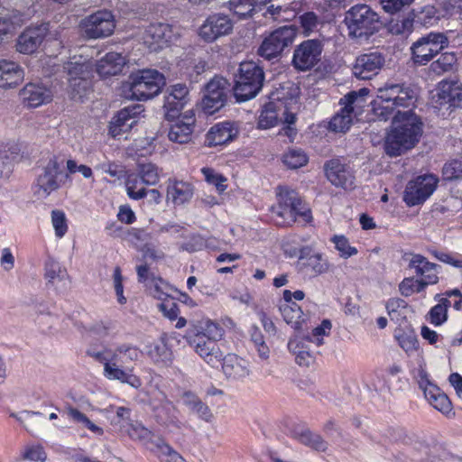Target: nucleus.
I'll return each instance as SVG.
<instances>
[{
    "label": "nucleus",
    "mask_w": 462,
    "mask_h": 462,
    "mask_svg": "<svg viewBox=\"0 0 462 462\" xmlns=\"http://www.w3.org/2000/svg\"><path fill=\"white\" fill-rule=\"evenodd\" d=\"M417 94L405 84L386 83L377 89L374 107L375 116L381 120L393 118V127L385 142V152L395 157L411 149L422 134V122L412 111Z\"/></svg>",
    "instance_id": "f257e3e1"
},
{
    "label": "nucleus",
    "mask_w": 462,
    "mask_h": 462,
    "mask_svg": "<svg viewBox=\"0 0 462 462\" xmlns=\"http://www.w3.org/2000/svg\"><path fill=\"white\" fill-rule=\"evenodd\" d=\"M88 356L103 365V375L111 381H119L133 388L138 389L142 385L141 379L134 374L133 369L124 368L128 363L135 361L140 356V351L136 346L123 344L112 349H88Z\"/></svg>",
    "instance_id": "f03ea898"
},
{
    "label": "nucleus",
    "mask_w": 462,
    "mask_h": 462,
    "mask_svg": "<svg viewBox=\"0 0 462 462\" xmlns=\"http://www.w3.org/2000/svg\"><path fill=\"white\" fill-rule=\"evenodd\" d=\"M276 195L277 203L271 208L276 225L291 226L298 217H301L305 222L311 221L310 208L296 190L279 186Z\"/></svg>",
    "instance_id": "7ed1b4c3"
},
{
    "label": "nucleus",
    "mask_w": 462,
    "mask_h": 462,
    "mask_svg": "<svg viewBox=\"0 0 462 462\" xmlns=\"http://www.w3.org/2000/svg\"><path fill=\"white\" fill-rule=\"evenodd\" d=\"M263 80L264 73L261 67L254 61L242 62L234 86L236 100L244 102L254 97L262 89Z\"/></svg>",
    "instance_id": "20e7f679"
},
{
    "label": "nucleus",
    "mask_w": 462,
    "mask_h": 462,
    "mask_svg": "<svg viewBox=\"0 0 462 462\" xmlns=\"http://www.w3.org/2000/svg\"><path fill=\"white\" fill-rule=\"evenodd\" d=\"M344 22L350 38H367L377 30L379 15L366 5H356L346 13Z\"/></svg>",
    "instance_id": "39448f33"
},
{
    "label": "nucleus",
    "mask_w": 462,
    "mask_h": 462,
    "mask_svg": "<svg viewBox=\"0 0 462 462\" xmlns=\"http://www.w3.org/2000/svg\"><path fill=\"white\" fill-rule=\"evenodd\" d=\"M166 83L165 77L156 69H139L129 76L133 98L147 100L157 96Z\"/></svg>",
    "instance_id": "423d86ee"
},
{
    "label": "nucleus",
    "mask_w": 462,
    "mask_h": 462,
    "mask_svg": "<svg viewBox=\"0 0 462 462\" xmlns=\"http://www.w3.org/2000/svg\"><path fill=\"white\" fill-rule=\"evenodd\" d=\"M93 63L82 55L71 57L63 66L72 91L81 97L90 88Z\"/></svg>",
    "instance_id": "0eeeda50"
},
{
    "label": "nucleus",
    "mask_w": 462,
    "mask_h": 462,
    "mask_svg": "<svg viewBox=\"0 0 462 462\" xmlns=\"http://www.w3.org/2000/svg\"><path fill=\"white\" fill-rule=\"evenodd\" d=\"M448 45V39L443 32H430L411 44V60L417 65H426Z\"/></svg>",
    "instance_id": "6e6552de"
},
{
    "label": "nucleus",
    "mask_w": 462,
    "mask_h": 462,
    "mask_svg": "<svg viewBox=\"0 0 462 462\" xmlns=\"http://www.w3.org/2000/svg\"><path fill=\"white\" fill-rule=\"evenodd\" d=\"M298 88H293L290 92V97H285L283 89L276 93V97H272V100L264 105L258 116L257 125L259 129H270L278 123L280 115L283 116L284 105L292 109L293 106L298 105Z\"/></svg>",
    "instance_id": "1a4fd4ad"
},
{
    "label": "nucleus",
    "mask_w": 462,
    "mask_h": 462,
    "mask_svg": "<svg viewBox=\"0 0 462 462\" xmlns=\"http://www.w3.org/2000/svg\"><path fill=\"white\" fill-rule=\"evenodd\" d=\"M79 27L88 39L106 38L115 31V15L109 10H98L84 17L80 21Z\"/></svg>",
    "instance_id": "9d476101"
},
{
    "label": "nucleus",
    "mask_w": 462,
    "mask_h": 462,
    "mask_svg": "<svg viewBox=\"0 0 462 462\" xmlns=\"http://www.w3.org/2000/svg\"><path fill=\"white\" fill-rule=\"evenodd\" d=\"M297 34L294 26H282L264 38L258 49V54L265 60H271L277 58L282 51L290 46Z\"/></svg>",
    "instance_id": "9b49d317"
},
{
    "label": "nucleus",
    "mask_w": 462,
    "mask_h": 462,
    "mask_svg": "<svg viewBox=\"0 0 462 462\" xmlns=\"http://www.w3.org/2000/svg\"><path fill=\"white\" fill-rule=\"evenodd\" d=\"M438 183L439 179L433 174L420 175L410 180L404 190V202L409 207L423 203L433 194Z\"/></svg>",
    "instance_id": "f8f14e48"
},
{
    "label": "nucleus",
    "mask_w": 462,
    "mask_h": 462,
    "mask_svg": "<svg viewBox=\"0 0 462 462\" xmlns=\"http://www.w3.org/2000/svg\"><path fill=\"white\" fill-rule=\"evenodd\" d=\"M60 173V164L58 162L57 157L53 156L50 158L43 168L42 173L37 177L34 182V194L39 199H46L53 191L58 190L60 187V183L58 180Z\"/></svg>",
    "instance_id": "ddd939ff"
},
{
    "label": "nucleus",
    "mask_w": 462,
    "mask_h": 462,
    "mask_svg": "<svg viewBox=\"0 0 462 462\" xmlns=\"http://www.w3.org/2000/svg\"><path fill=\"white\" fill-rule=\"evenodd\" d=\"M228 87L227 80L222 77H215L207 84L202 99V107L205 113L212 115L224 106Z\"/></svg>",
    "instance_id": "4468645a"
},
{
    "label": "nucleus",
    "mask_w": 462,
    "mask_h": 462,
    "mask_svg": "<svg viewBox=\"0 0 462 462\" xmlns=\"http://www.w3.org/2000/svg\"><path fill=\"white\" fill-rule=\"evenodd\" d=\"M149 403L154 411L158 423L166 427L180 428L179 411L164 393L157 391L154 396L150 399Z\"/></svg>",
    "instance_id": "2eb2a0df"
},
{
    "label": "nucleus",
    "mask_w": 462,
    "mask_h": 462,
    "mask_svg": "<svg viewBox=\"0 0 462 462\" xmlns=\"http://www.w3.org/2000/svg\"><path fill=\"white\" fill-rule=\"evenodd\" d=\"M322 44L319 40H306L298 45L293 52L292 64L300 71L312 69L320 60Z\"/></svg>",
    "instance_id": "dca6fc26"
},
{
    "label": "nucleus",
    "mask_w": 462,
    "mask_h": 462,
    "mask_svg": "<svg viewBox=\"0 0 462 462\" xmlns=\"http://www.w3.org/2000/svg\"><path fill=\"white\" fill-rule=\"evenodd\" d=\"M365 95H366V89L363 88L358 93L352 91L341 98L340 104L344 106L331 118L329 122L331 131L345 133L350 128L354 106L362 101Z\"/></svg>",
    "instance_id": "f3484780"
},
{
    "label": "nucleus",
    "mask_w": 462,
    "mask_h": 462,
    "mask_svg": "<svg viewBox=\"0 0 462 462\" xmlns=\"http://www.w3.org/2000/svg\"><path fill=\"white\" fill-rule=\"evenodd\" d=\"M385 63L384 55L377 51L358 55L352 67L353 75L358 79H371Z\"/></svg>",
    "instance_id": "a211bd4d"
},
{
    "label": "nucleus",
    "mask_w": 462,
    "mask_h": 462,
    "mask_svg": "<svg viewBox=\"0 0 462 462\" xmlns=\"http://www.w3.org/2000/svg\"><path fill=\"white\" fill-rule=\"evenodd\" d=\"M233 23L225 14H214L209 15L199 27V36L208 42H213L219 37L231 32Z\"/></svg>",
    "instance_id": "6ab92c4d"
},
{
    "label": "nucleus",
    "mask_w": 462,
    "mask_h": 462,
    "mask_svg": "<svg viewBox=\"0 0 462 462\" xmlns=\"http://www.w3.org/2000/svg\"><path fill=\"white\" fill-rule=\"evenodd\" d=\"M419 386L423 391L429 403L439 411L448 414L451 411V402L448 397L434 383H432L426 372L419 373Z\"/></svg>",
    "instance_id": "aec40b11"
},
{
    "label": "nucleus",
    "mask_w": 462,
    "mask_h": 462,
    "mask_svg": "<svg viewBox=\"0 0 462 462\" xmlns=\"http://www.w3.org/2000/svg\"><path fill=\"white\" fill-rule=\"evenodd\" d=\"M189 89L185 84L169 87L164 97L163 108L168 120L174 119L189 102Z\"/></svg>",
    "instance_id": "412c9836"
},
{
    "label": "nucleus",
    "mask_w": 462,
    "mask_h": 462,
    "mask_svg": "<svg viewBox=\"0 0 462 462\" xmlns=\"http://www.w3.org/2000/svg\"><path fill=\"white\" fill-rule=\"evenodd\" d=\"M143 112V106L134 105L121 109L112 119L109 125V134L114 138H119L128 132L137 123V117Z\"/></svg>",
    "instance_id": "4be33fe9"
},
{
    "label": "nucleus",
    "mask_w": 462,
    "mask_h": 462,
    "mask_svg": "<svg viewBox=\"0 0 462 462\" xmlns=\"http://www.w3.org/2000/svg\"><path fill=\"white\" fill-rule=\"evenodd\" d=\"M325 172L330 183L336 187L351 189L355 185L353 170L339 160L334 159L325 164Z\"/></svg>",
    "instance_id": "5701e85b"
},
{
    "label": "nucleus",
    "mask_w": 462,
    "mask_h": 462,
    "mask_svg": "<svg viewBox=\"0 0 462 462\" xmlns=\"http://www.w3.org/2000/svg\"><path fill=\"white\" fill-rule=\"evenodd\" d=\"M49 32L48 24L26 28L17 38L16 51L23 54L33 53Z\"/></svg>",
    "instance_id": "b1692460"
},
{
    "label": "nucleus",
    "mask_w": 462,
    "mask_h": 462,
    "mask_svg": "<svg viewBox=\"0 0 462 462\" xmlns=\"http://www.w3.org/2000/svg\"><path fill=\"white\" fill-rule=\"evenodd\" d=\"M23 105L28 108H36L52 100V92L42 84L28 83L20 90Z\"/></svg>",
    "instance_id": "393cba45"
},
{
    "label": "nucleus",
    "mask_w": 462,
    "mask_h": 462,
    "mask_svg": "<svg viewBox=\"0 0 462 462\" xmlns=\"http://www.w3.org/2000/svg\"><path fill=\"white\" fill-rule=\"evenodd\" d=\"M172 37V29L167 23H152L144 31L143 43L152 51H157L167 45Z\"/></svg>",
    "instance_id": "a878e982"
},
{
    "label": "nucleus",
    "mask_w": 462,
    "mask_h": 462,
    "mask_svg": "<svg viewBox=\"0 0 462 462\" xmlns=\"http://www.w3.org/2000/svg\"><path fill=\"white\" fill-rule=\"evenodd\" d=\"M409 268L413 269L415 273L421 277L420 280L426 286L434 285L439 282L440 266L430 262L425 256L414 254L409 262Z\"/></svg>",
    "instance_id": "bb28decb"
},
{
    "label": "nucleus",
    "mask_w": 462,
    "mask_h": 462,
    "mask_svg": "<svg viewBox=\"0 0 462 462\" xmlns=\"http://www.w3.org/2000/svg\"><path fill=\"white\" fill-rule=\"evenodd\" d=\"M196 122L193 110H187L170 127L168 136L172 142L187 143L190 141Z\"/></svg>",
    "instance_id": "cd10ccee"
},
{
    "label": "nucleus",
    "mask_w": 462,
    "mask_h": 462,
    "mask_svg": "<svg viewBox=\"0 0 462 462\" xmlns=\"http://www.w3.org/2000/svg\"><path fill=\"white\" fill-rule=\"evenodd\" d=\"M189 344L210 366L215 367L221 363L223 352L216 341L206 339L202 336H195L189 340Z\"/></svg>",
    "instance_id": "c85d7f7f"
},
{
    "label": "nucleus",
    "mask_w": 462,
    "mask_h": 462,
    "mask_svg": "<svg viewBox=\"0 0 462 462\" xmlns=\"http://www.w3.org/2000/svg\"><path fill=\"white\" fill-rule=\"evenodd\" d=\"M238 127L230 121H225L213 125L207 134L206 141L208 146L223 145L232 142L238 134Z\"/></svg>",
    "instance_id": "c756f323"
},
{
    "label": "nucleus",
    "mask_w": 462,
    "mask_h": 462,
    "mask_svg": "<svg viewBox=\"0 0 462 462\" xmlns=\"http://www.w3.org/2000/svg\"><path fill=\"white\" fill-rule=\"evenodd\" d=\"M126 62V58L121 53L111 51L96 63V72L101 78L116 76L123 71Z\"/></svg>",
    "instance_id": "7c9ffc66"
},
{
    "label": "nucleus",
    "mask_w": 462,
    "mask_h": 462,
    "mask_svg": "<svg viewBox=\"0 0 462 462\" xmlns=\"http://www.w3.org/2000/svg\"><path fill=\"white\" fill-rule=\"evenodd\" d=\"M23 79L24 71L20 65L12 60H0V88H15Z\"/></svg>",
    "instance_id": "2f4dec72"
},
{
    "label": "nucleus",
    "mask_w": 462,
    "mask_h": 462,
    "mask_svg": "<svg viewBox=\"0 0 462 462\" xmlns=\"http://www.w3.org/2000/svg\"><path fill=\"white\" fill-rule=\"evenodd\" d=\"M194 193L193 186L187 181L169 180L167 185V200L175 206L189 202Z\"/></svg>",
    "instance_id": "473e14b6"
},
{
    "label": "nucleus",
    "mask_w": 462,
    "mask_h": 462,
    "mask_svg": "<svg viewBox=\"0 0 462 462\" xmlns=\"http://www.w3.org/2000/svg\"><path fill=\"white\" fill-rule=\"evenodd\" d=\"M440 105L449 107H462V84L458 82H440L438 91Z\"/></svg>",
    "instance_id": "72a5a7b5"
},
{
    "label": "nucleus",
    "mask_w": 462,
    "mask_h": 462,
    "mask_svg": "<svg viewBox=\"0 0 462 462\" xmlns=\"http://www.w3.org/2000/svg\"><path fill=\"white\" fill-rule=\"evenodd\" d=\"M222 370L227 378L239 380L249 374L248 363L246 360L235 354H228L222 356Z\"/></svg>",
    "instance_id": "f704fd0d"
},
{
    "label": "nucleus",
    "mask_w": 462,
    "mask_h": 462,
    "mask_svg": "<svg viewBox=\"0 0 462 462\" xmlns=\"http://www.w3.org/2000/svg\"><path fill=\"white\" fill-rule=\"evenodd\" d=\"M147 356L159 366H170L173 361V353L164 337L147 346Z\"/></svg>",
    "instance_id": "c9c22d12"
},
{
    "label": "nucleus",
    "mask_w": 462,
    "mask_h": 462,
    "mask_svg": "<svg viewBox=\"0 0 462 462\" xmlns=\"http://www.w3.org/2000/svg\"><path fill=\"white\" fill-rule=\"evenodd\" d=\"M280 311L284 321L295 330L302 328L306 319L301 308L295 302H282Z\"/></svg>",
    "instance_id": "e433bc0d"
},
{
    "label": "nucleus",
    "mask_w": 462,
    "mask_h": 462,
    "mask_svg": "<svg viewBox=\"0 0 462 462\" xmlns=\"http://www.w3.org/2000/svg\"><path fill=\"white\" fill-rule=\"evenodd\" d=\"M301 2L293 1L284 5H271L267 8V13H269L274 20L282 22L292 20L301 11Z\"/></svg>",
    "instance_id": "4c0bfd02"
},
{
    "label": "nucleus",
    "mask_w": 462,
    "mask_h": 462,
    "mask_svg": "<svg viewBox=\"0 0 462 462\" xmlns=\"http://www.w3.org/2000/svg\"><path fill=\"white\" fill-rule=\"evenodd\" d=\"M411 14L414 23L423 26L430 27L439 20V14L434 5H427L411 10Z\"/></svg>",
    "instance_id": "58836bf2"
},
{
    "label": "nucleus",
    "mask_w": 462,
    "mask_h": 462,
    "mask_svg": "<svg viewBox=\"0 0 462 462\" xmlns=\"http://www.w3.org/2000/svg\"><path fill=\"white\" fill-rule=\"evenodd\" d=\"M184 404L201 420L209 422L213 418V414L207 404L192 393H185L183 394Z\"/></svg>",
    "instance_id": "ea45409f"
},
{
    "label": "nucleus",
    "mask_w": 462,
    "mask_h": 462,
    "mask_svg": "<svg viewBox=\"0 0 462 462\" xmlns=\"http://www.w3.org/2000/svg\"><path fill=\"white\" fill-rule=\"evenodd\" d=\"M225 335V329L216 321L209 319H202L197 326L195 336H202L206 339L220 341Z\"/></svg>",
    "instance_id": "a19ab883"
},
{
    "label": "nucleus",
    "mask_w": 462,
    "mask_h": 462,
    "mask_svg": "<svg viewBox=\"0 0 462 462\" xmlns=\"http://www.w3.org/2000/svg\"><path fill=\"white\" fill-rule=\"evenodd\" d=\"M150 295L153 298L164 301L170 297L171 287L162 278L152 276L146 286Z\"/></svg>",
    "instance_id": "79ce46f5"
},
{
    "label": "nucleus",
    "mask_w": 462,
    "mask_h": 462,
    "mask_svg": "<svg viewBox=\"0 0 462 462\" xmlns=\"http://www.w3.org/2000/svg\"><path fill=\"white\" fill-rule=\"evenodd\" d=\"M142 180L138 174L130 173L125 180V189L128 197L134 200H139L147 196V190L142 186Z\"/></svg>",
    "instance_id": "37998d69"
},
{
    "label": "nucleus",
    "mask_w": 462,
    "mask_h": 462,
    "mask_svg": "<svg viewBox=\"0 0 462 462\" xmlns=\"http://www.w3.org/2000/svg\"><path fill=\"white\" fill-rule=\"evenodd\" d=\"M300 344V342L297 338H291L288 342V348L295 355V360L299 365L310 366L314 362V356Z\"/></svg>",
    "instance_id": "c03bdc74"
},
{
    "label": "nucleus",
    "mask_w": 462,
    "mask_h": 462,
    "mask_svg": "<svg viewBox=\"0 0 462 462\" xmlns=\"http://www.w3.org/2000/svg\"><path fill=\"white\" fill-rule=\"evenodd\" d=\"M457 60V55L454 52H444L430 64V69L435 74L441 75L452 70Z\"/></svg>",
    "instance_id": "a18cd8bd"
},
{
    "label": "nucleus",
    "mask_w": 462,
    "mask_h": 462,
    "mask_svg": "<svg viewBox=\"0 0 462 462\" xmlns=\"http://www.w3.org/2000/svg\"><path fill=\"white\" fill-rule=\"evenodd\" d=\"M282 162L290 169H298L307 164L308 156L300 149H291L283 154Z\"/></svg>",
    "instance_id": "49530a36"
},
{
    "label": "nucleus",
    "mask_w": 462,
    "mask_h": 462,
    "mask_svg": "<svg viewBox=\"0 0 462 462\" xmlns=\"http://www.w3.org/2000/svg\"><path fill=\"white\" fill-rule=\"evenodd\" d=\"M68 276L67 271L56 260L50 258L45 263V278L49 282L62 281Z\"/></svg>",
    "instance_id": "de8ad7c7"
},
{
    "label": "nucleus",
    "mask_w": 462,
    "mask_h": 462,
    "mask_svg": "<svg viewBox=\"0 0 462 462\" xmlns=\"http://www.w3.org/2000/svg\"><path fill=\"white\" fill-rule=\"evenodd\" d=\"M138 175L145 185H155L160 180L159 169L153 163L139 164Z\"/></svg>",
    "instance_id": "09e8293b"
},
{
    "label": "nucleus",
    "mask_w": 462,
    "mask_h": 462,
    "mask_svg": "<svg viewBox=\"0 0 462 462\" xmlns=\"http://www.w3.org/2000/svg\"><path fill=\"white\" fill-rule=\"evenodd\" d=\"M228 5L230 11L240 19L251 16L256 6L253 0H229Z\"/></svg>",
    "instance_id": "8fccbe9b"
},
{
    "label": "nucleus",
    "mask_w": 462,
    "mask_h": 462,
    "mask_svg": "<svg viewBox=\"0 0 462 462\" xmlns=\"http://www.w3.org/2000/svg\"><path fill=\"white\" fill-rule=\"evenodd\" d=\"M450 301L447 298H441L437 305L432 307L429 312L430 323L435 326L443 324L448 318V307Z\"/></svg>",
    "instance_id": "3c124183"
},
{
    "label": "nucleus",
    "mask_w": 462,
    "mask_h": 462,
    "mask_svg": "<svg viewBox=\"0 0 462 462\" xmlns=\"http://www.w3.org/2000/svg\"><path fill=\"white\" fill-rule=\"evenodd\" d=\"M298 439L300 442L310 447L317 451H325L328 448V443L322 439L321 436L310 430H304L300 433Z\"/></svg>",
    "instance_id": "603ef678"
},
{
    "label": "nucleus",
    "mask_w": 462,
    "mask_h": 462,
    "mask_svg": "<svg viewBox=\"0 0 462 462\" xmlns=\"http://www.w3.org/2000/svg\"><path fill=\"white\" fill-rule=\"evenodd\" d=\"M425 283L420 279L405 278L399 284V291L404 297H409L413 293H420L426 289Z\"/></svg>",
    "instance_id": "864d4df0"
},
{
    "label": "nucleus",
    "mask_w": 462,
    "mask_h": 462,
    "mask_svg": "<svg viewBox=\"0 0 462 462\" xmlns=\"http://www.w3.org/2000/svg\"><path fill=\"white\" fill-rule=\"evenodd\" d=\"M67 413L73 421L83 424L90 431L98 435L103 434V430L100 427L94 424L84 413L79 411L78 409L69 407L67 410Z\"/></svg>",
    "instance_id": "5fc2aeb1"
},
{
    "label": "nucleus",
    "mask_w": 462,
    "mask_h": 462,
    "mask_svg": "<svg viewBox=\"0 0 462 462\" xmlns=\"http://www.w3.org/2000/svg\"><path fill=\"white\" fill-rule=\"evenodd\" d=\"M161 462H187L176 450L163 441L156 445Z\"/></svg>",
    "instance_id": "6e6d98bb"
},
{
    "label": "nucleus",
    "mask_w": 462,
    "mask_h": 462,
    "mask_svg": "<svg viewBox=\"0 0 462 462\" xmlns=\"http://www.w3.org/2000/svg\"><path fill=\"white\" fill-rule=\"evenodd\" d=\"M414 20L411 13L407 17L390 23V32L396 35L410 34L413 30Z\"/></svg>",
    "instance_id": "4d7b16f0"
},
{
    "label": "nucleus",
    "mask_w": 462,
    "mask_h": 462,
    "mask_svg": "<svg viewBox=\"0 0 462 462\" xmlns=\"http://www.w3.org/2000/svg\"><path fill=\"white\" fill-rule=\"evenodd\" d=\"M201 172L206 181L211 185H214L219 193H222L226 190V185L225 182L226 181V178L222 174L217 172L211 168H202Z\"/></svg>",
    "instance_id": "13d9d810"
},
{
    "label": "nucleus",
    "mask_w": 462,
    "mask_h": 462,
    "mask_svg": "<svg viewBox=\"0 0 462 462\" xmlns=\"http://www.w3.org/2000/svg\"><path fill=\"white\" fill-rule=\"evenodd\" d=\"M305 264L307 267L310 268L315 274L325 273L329 269V263L321 254L319 253L309 256Z\"/></svg>",
    "instance_id": "bf43d9fd"
},
{
    "label": "nucleus",
    "mask_w": 462,
    "mask_h": 462,
    "mask_svg": "<svg viewBox=\"0 0 462 462\" xmlns=\"http://www.w3.org/2000/svg\"><path fill=\"white\" fill-rule=\"evenodd\" d=\"M22 457L23 459L31 462H45L47 460L46 451L41 445L26 446L23 451Z\"/></svg>",
    "instance_id": "052dcab7"
},
{
    "label": "nucleus",
    "mask_w": 462,
    "mask_h": 462,
    "mask_svg": "<svg viewBox=\"0 0 462 462\" xmlns=\"http://www.w3.org/2000/svg\"><path fill=\"white\" fill-rule=\"evenodd\" d=\"M331 241L343 258H348L357 254V249L351 246L348 239L344 236H334Z\"/></svg>",
    "instance_id": "680f3d73"
},
{
    "label": "nucleus",
    "mask_w": 462,
    "mask_h": 462,
    "mask_svg": "<svg viewBox=\"0 0 462 462\" xmlns=\"http://www.w3.org/2000/svg\"><path fill=\"white\" fill-rule=\"evenodd\" d=\"M51 223L55 230V236L61 238L68 231L67 218L63 211L55 209L51 211Z\"/></svg>",
    "instance_id": "e2e57ef3"
},
{
    "label": "nucleus",
    "mask_w": 462,
    "mask_h": 462,
    "mask_svg": "<svg viewBox=\"0 0 462 462\" xmlns=\"http://www.w3.org/2000/svg\"><path fill=\"white\" fill-rule=\"evenodd\" d=\"M407 306V302L401 298H391L385 303L387 313L392 319H398Z\"/></svg>",
    "instance_id": "0e129e2a"
},
{
    "label": "nucleus",
    "mask_w": 462,
    "mask_h": 462,
    "mask_svg": "<svg viewBox=\"0 0 462 462\" xmlns=\"http://www.w3.org/2000/svg\"><path fill=\"white\" fill-rule=\"evenodd\" d=\"M294 107L292 106V109L288 107V104L285 103L284 105V110H283V116H284V122L288 125L286 127L282 129V134L289 137L290 141L292 142L297 134V130L291 126L295 123L296 116L295 112L293 111Z\"/></svg>",
    "instance_id": "69168bd1"
},
{
    "label": "nucleus",
    "mask_w": 462,
    "mask_h": 462,
    "mask_svg": "<svg viewBox=\"0 0 462 462\" xmlns=\"http://www.w3.org/2000/svg\"><path fill=\"white\" fill-rule=\"evenodd\" d=\"M444 179L452 180L462 178V161L453 160L447 162L442 170Z\"/></svg>",
    "instance_id": "338daca9"
},
{
    "label": "nucleus",
    "mask_w": 462,
    "mask_h": 462,
    "mask_svg": "<svg viewBox=\"0 0 462 462\" xmlns=\"http://www.w3.org/2000/svg\"><path fill=\"white\" fill-rule=\"evenodd\" d=\"M300 22L304 34L309 35L318 25V16L313 12H307L300 16Z\"/></svg>",
    "instance_id": "774afa93"
}]
</instances>
